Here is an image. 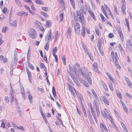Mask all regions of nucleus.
I'll use <instances>...</instances> for the list:
<instances>
[{
    "instance_id": "1",
    "label": "nucleus",
    "mask_w": 132,
    "mask_h": 132,
    "mask_svg": "<svg viewBox=\"0 0 132 132\" xmlns=\"http://www.w3.org/2000/svg\"><path fill=\"white\" fill-rule=\"evenodd\" d=\"M114 52L112 51L111 53V56L112 57L113 61L117 67L119 69H120L121 67L119 65L118 62L119 59L118 56V54L116 52H115L114 54Z\"/></svg>"
},
{
    "instance_id": "2",
    "label": "nucleus",
    "mask_w": 132,
    "mask_h": 132,
    "mask_svg": "<svg viewBox=\"0 0 132 132\" xmlns=\"http://www.w3.org/2000/svg\"><path fill=\"white\" fill-rule=\"evenodd\" d=\"M76 14L78 20L81 23V25L83 24H85V19L84 18L83 14L82 13L80 12L79 11H77L76 12Z\"/></svg>"
},
{
    "instance_id": "3",
    "label": "nucleus",
    "mask_w": 132,
    "mask_h": 132,
    "mask_svg": "<svg viewBox=\"0 0 132 132\" xmlns=\"http://www.w3.org/2000/svg\"><path fill=\"white\" fill-rule=\"evenodd\" d=\"M73 71L75 72L76 75L77 76L80 73L81 68L80 67L79 64L77 62L76 63V65H75L73 67Z\"/></svg>"
},
{
    "instance_id": "4",
    "label": "nucleus",
    "mask_w": 132,
    "mask_h": 132,
    "mask_svg": "<svg viewBox=\"0 0 132 132\" xmlns=\"http://www.w3.org/2000/svg\"><path fill=\"white\" fill-rule=\"evenodd\" d=\"M29 36L31 38L34 39L37 36V33L33 29H31L29 31Z\"/></svg>"
},
{
    "instance_id": "5",
    "label": "nucleus",
    "mask_w": 132,
    "mask_h": 132,
    "mask_svg": "<svg viewBox=\"0 0 132 132\" xmlns=\"http://www.w3.org/2000/svg\"><path fill=\"white\" fill-rule=\"evenodd\" d=\"M80 25L79 23L76 22L74 26V29L75 33L78 34L80 32Z\"/></svg>"
},
{
    "instance_id": "6",
    "label": "nucleus",
    "mask_w": 132,
    "mask_h": 132,
    "mask_svg": "<svg viewBox=\"0 0 132 132\" xmlns=\"http://www.w3.org/2000/svg\"><path fill=\"white\" fill-rule=\"evenodd\" d=\"M52 39L51 38V32L50 31L45 36V40L46 41H51Z\"/></svg>"
},
{
    "instance_id": "7",
    "label": "nucleus",
    "mask_w": 132,
    "mask_h": 132,
    "mask_svg": "<svg viewBox=\"0 0 132 132\" xmlns=\"http://www.w3.org/2000/svg\"><path fill=\"white\" fill-rule=\"evenodd\" d=\"M109 111L108 109H104V111H102L101 112V113L103 116L106 119H108V112Z\"/></svg>"
},
{
    "instance_id": "8",
    "label": "nucleus",
    "mask_w": 132,
    "mask_h": 132,
    "mask_svg": "<svg viewBox=\"0 0 132 132\" xmlns=\"http://www.w3.org/2000/svg\"><path fill=\"white\" fill-rule=\"evenodd\" d=\"M100 103L99 100L97 101L94 100L93 102V104L96 110H99V108L98 104Z\"/></svg>"
},
{
    "instance_id": "9",
    "label": "nucleus",
    "mask_w": 132,
    "mask_h": 132,
    "mask_svg": "<svg viewBox=\"0 0 132 132\" xmlns=\"http://www.w3.org/2000/svg\"><path fill=\"white\" fill-rule=\"evenodd\" d=\"M93 70L95 72H96L98 73H100L99 71L98 70V65L97 63L95 62L93 65Z\"/></svg>"
},
{
    "instance_id": "10",
    "label": "nucleus",
    "mask_w": 132,
    "mask_h": 132,
    "mask_svg": "<svg viewBox=\"0 0 132 132\" xmlns=\"http://www.w3.org/2000/svg\"><path fill=\"white\" fill-rule=\"evenodd\" d=\"M132 43L131 42L129 39L127 40L126 42V47L127 49L130 50L131 48Z\"/></svg>"
},
{
    "instance_id": "11",
    "label": "nucleus",
    "mask_w": 132,
    "mask_h": 132,
    "mask_svg": "<svg viewBox=\"0 0 132 132\" xmlns=\"http://www.w3.org/2000/svg\"><path fill=\"white\" fill-rule=\"evenodd\" d=\"M80 73H81V75L82 77H86L85 73L87 72V69L85 67H83L82 68V69H81L80 70Z\"/></svg>"
},
{
    "instance_id": "12",
    "label": "nucleus",
    "mask_w": 132,
    "mask_h": 132,
    "mask_svg": "<svg viewBox=\"0 0 132 132\" xmlns=\"http://www.w3.org/2000/svg\"><path fill=\"white\" fill-rule=\"evenodd\" d=\"M71 30V27H69L67 30L66 34L67 37L68 38H69L70 37Z\"/></svg>"
},
{
    "instance_id": "13",
    "label": "nucleus",
    "mask_w": 132,
    "mask_h": 132,
    "mask_svg": "<svg viewBox=\"0 0 132 132\" xmlns=\"http://www.w3.org/2000/svg\"><path fill=\"white\" fill-rule=\"evenodd\" d=\"M26 70L28 75L29 81H30V83H31V74L30 72L29 71V70L28 68L26 69Z\"/></svg>"
},
{
    "instance_id": "14",
    "label": "nucleus",
    "mask_w": 132,
    "mask_h": 132,
    "mask_svg": "<svg viewBox=\"0 0 132 132\" xmlns=\"http://www.w3.org/2000/svg\"><path fill=\"white\" fill-rule=\"evenodd\" d=\"M88 12L90 14L91 17L94 20H96V18L95 17L94 13L91 10H89L88 11Z\"/></svg>"
},
{
    "instance_id": "15",
    "label": "nucleus",
    "mask_w": 132,
    "mask_h": 132,
    "mask_svg": "<svg viewBox=\"0 0 132 132\" xmlns=\"http://www.w3.org/2000/svg\"><path fill=\"white\" fill-rule=\"evenodd\" d=\"M69 89L70 90L73 96L75 95V94L73 91V90H74V91H75V89L74 88L70 85H69Z\"/></svg>"
},
{
    "instance_id": "16",
    "label": "nucleus",
    "mask_w": 132,
    "mask_h": 132,
    "mask_svg": "<svg viewBox=\"0 0 132 132\" xmlns=\"http://www.w3.org/2000/svg\"><path fill=\"white\" fill-rule=\"evenodd\" d=\"M17 15L18 16H22L23 15L27 16L28 14L27 12H25L22 11L18 13H17Z\"/></svg>"
},
{
    "instance_id": "17",
    "label": "nucleus",
    "mask_w": 132,
    "mask_h": 132,
    "mask_svg": "<svg viewBox=\"0 0 132 132\" xmlns=\"http://www.w3.org/2000/svg\"><path fill=\"white\" fill-rule=\"evenodd\" d=\"M81 26L82 29V36L83 37H84L85 34V24H83L81 25Z\"/></svg>"
},
{
    "instance_id": "18",
    "label": "nucleus",
    "mask_w": 132,
    "mask_h": 132,
    "mask_svg": "<svg viewBox=\"0 0 132 132\" xmlns=\"http://www.w3.org/2000/svg\"><path fill=\"white\" fill-rule=\"evenodd\" d=\"M35 27L38 29L40 28V27L41 26V24L38 21L36 20L35 22Z\"/></svg>"
},
{
    "instance_id": "19",
    "label": "nucleus",
    "mask_w": 132,
    "mask_h": 132,
    "mask_svg": "<svg viewBox=\"0 0 132 132\" xmlns=\"http://www.w3.org/2000/svg\"><path fill=\"white\" fill-rule=\"evenodd\" d=\"M102 97L103 98V101L104 103L107 105H109V101L104 96H102Z\"/></svg>"
},
{
    "instance_id": "20",
    "label": "nucleus",
    "mask_w": 132,
    "mask_h": 132,
    "mask_svg": "<svg viewBox=\"0 0 132 132\" xmlns=\"http://www.w3.org/2000/svg\"><path fill=\"white\" fill-rule=\"evenodd\" d=\"M28 98L30 101V102L31 104L32 103V96L31 95V94L30 92H28Z\"/></svg>"
},
{
    "instance_id": "21",
    "label": "nucleus",
    "mask_w": 132,
    "mask_h": 132,
    "mask_svg": "<svg viewBox=\"0 0 132 132\" xmlns=\"http://www.w3.org/2000/svg\"><path fill=\"white\" fill-rule=\"evenodd\" d=\"M118 33L119 35L120 36L121 38V41L122 42L123 41V34L121 30H119L118 31Z\"/></svg>"
},
{
    "instance_id": "22",
    "label": "nucleus",
    "mask_w": 132,
    "mask_h": 132,
    "mask_svg": "<svg viewBox=\"0 0 132 132\" xmlns=\"http://www.w3.org/2000/svg\"><path fill=\"white\" fill-rule=\"evenodd\" d=\"M102 44L101 40L100 39L98 40V43L97 44V46L99 51H100V49L101 48Z\"/></svg>"
},
{
    "instance_id": "23",
    "label": "nucleus",
    "mask_w": 132,
    "mask_h": 132,
    "mask_svg": "<svg viewBox=\"0 0 132 132\" xmlns=\"http://www.w3.org/2000/svg\"><path fill=\"white\" fill-rule=\"evenodd\" d=\"M101 9L103 13L104 14L105 16H106V17H107L108 15L107 14L105 10L104 6H103V5L101 6Z\"/></svg>"
},
{
    "instance_id": "24",
    "label": "nucleus",
    "mask_w": 132,
    "mask_h": 132,
    "mask_svg": "<svg viewBox=\"0 0 132 132\" xmlns=\"http://www.w3.org/2000/svg\"><path fill=\"white\" fill-rule=\"evenodd\" d=\"M0 59L4 63H6L7 61V58L5 57H4L2 55L0 57Z\"/></svg>"
},
{
    "instance_id": "25",
    "label": "nucleus",
    "mask_w": 132,
    "mask_h": 132,
    "mask_svg": "<svg viewBox=\"0 0 132 132\" xmlns=\"http://www.w3.org/2000/svg\"><path fill=\"white\" fill-rule=\"evenodd\" d=\"M116 92L118 97L122 99V97L121 94L119 91L118 90H116Z\"/></svg>"
},
{
    "instance_id": "26",
    "label": "nucleus",
    "mask_w": 132,
    "mask_h": 132,
    "mask_svg": "<svg viewBox=\"0 0 132 132\" xmlns=\"http://www.w3.org/2000/svg\"><path fill=\"white\" fill-rule=\"evenodd\" d=\"M51 23L50 20H48L46 21V26L47 27L49 28L51 25Z\"/></svg>"
},
{
    "instance_id": "27",
    "label": "nucleus",
    "mask_w": 132,
    "mask_h": 132,
    "mask_svg": "<svg viewBox=\"0 0 132 132\" xmlns=\"http://www.w3.org/2000/svg\"><path fill=\"white\" fill-rule=\"evenodd\" d=\"M114 8V13L117 14V15H119V13L118 12L117 7L116 5H114L113 6Z\"/></svg>"
},
{
    "instance_id": "28",
    "label": "nucleus",
    "mask_w": 132,
    "mask_h": 132,
    "mask_svg": "<svg viewBox=\"0 0 132 132\" xmlns=\"http://www.w3.org/2000/svg\"><path fill=\"white\" fill-rule=\"evenodd\" d=\"M100 129L102 131H103L104 129L105 130H106V127L104 126V125L102 123H100Z\"/></svg>"
},
{
    "instance_id": "29",
    "label": "nucleus",
    "mask_w": 132,
    "mask_h": 132,
    "mask_svg": "<svg viewBox=\"0 0 132 132\" xmlns=\"http://www.w3.org/2000/svg\"><path fill=\"white\" fill-rule=\"evenodd\" d=\"M95 31L97 35L99 36L100 35L99 30L97 26H96L95 27Z\"/></svg>"
},
{
    "instance_id": "30",
    "label": "nucleus",
    "mask_w": 132,
    "mask_h": 132,
    "mask_svg": "<svg viewBox=\"0 0 132 132\" xmlns=\"http://www.w3.org/2000/svg\"><path fill=\"white\" fill-rule=\"evenodd\" d=\"M82 47L85 53L88 55L89 54V53L86 47V46L85 45H83Z\"/></svg>"
},
{
    "instance_id": "31",
    "label": "nucleus",
    "mask_w": 132,
    "mask_h": 132,
    "mask_svg": "<svg viewBox=\"0 0 132 132\" xmlns=\"http://www.w3.org/2000/svg\"><path fill=\"white\" fill-rule=\"evenodd\" d=\"M52 92L54 97L55 98L56 97V94L55 91V89L54 87H53L52 88Z\"/></svg>"
},
{
    "instance_id": "32",
    "label": "nucleus",
    "mask_w": 132,
    "mask_h": 132,
    "mask_svg": "<svg viewBox=\"0 0 132 132\" xmlns=\"http://www.w3.org/2000/svg\"><path fill=\"white\" fill-rule=\"evenodd\" d=\"M118 46L121 52H125L124 50L120 44H118Z\"/></svg>"
},
{
    "instance_id": "33",
    "label": "nucleus",
    "mask_w": 132,
    "mask_h": 132,
    "mask_svg": "<svg viewBox=\"0 0 132 132\" xmlns=\"http://www.w3.org/2000/svg\"><path fill=\"white\" fill-rule=\"evenodd\" d=\"M11 104H12V102L14 101V94L13 93H11Z\"/></svg>"
},
{
    "instance_id": "34",
    "label": "nucleus",
    "mask_w": 132,
    "mask_h": 132,
    "mask_svg": "<svg viewBox=\"0 0 132 132\" xmlns=\"http://www.w3.org/2000/svg\"><path fill=\"white\" fill-rule=\"evenodd\" d=\"M35 2L38 4L43 5L44 3L40 0H35Z\"/></svg>"
},
{
    "instance_id": "35",
    "label": "nucleus",
    "mask_w": 132,
    "mask_h": 132,
    "mask_svg": "<svg viewBox=\"0 0 132 132\" xmlns=\"http://www.w3.org/2000/svg\"><path fill=\"white\" fill-rule=\"evenodd\" d=\"M70 4L73 7L74 9L75 7V4L74 0H70Z\"/></svg>"
},
{
    "instance_id": "36",
    "label": "nucleus",
    "mask_w": 132,
    "mask_h": 132,
    "mask_svg": "<svg viewBox=\"0 0 132 132\" xmlns=\"http://www.w3.org/2000/svg\"><path fill=\"white\" fill-rule=\"evenodd\" d=\"M13 127H15V128H16H16H17L18 129H19L21 130L22 131H24L25 130L24 128L22 126L18 127L16 126H13Z\"/></svg>"
},
{
    "instance_id": "37",
    "label": "nucleus",
    "mask_w": 132,
    "mask_h": 132,
    "mask_svg": "<svg viewBox=\"0 0 132 132\" xmlns=\"http://www.w3.org/2000/svg\"><path fill=\"white\" fill-rule=\"evenodd\" d=\"M102 86L106 91L108 92V89L106 84L104 83H103Z\"/></svg>"
},
{
    "instance_id": "38",
    "label": "nucleus",
    "mask_w": 132,
    "mask_h": 132,
    "mask_svg": "<svg viewBox=\"0 0 132 132\" xmlns=\"http://www.w3.org/2000/svg\"><path fill=\"white\" fill-rule=\"evenodd\" d=\"M62 61L63 62V63L64 64L66 65V57H65V56H62Z\"/></svg>"
},
{
    "instance_id": "39",
    "label": "nucleus",
    "mask_w": 132,
    "mask_h": 132,
    "mask_svg": "<svg viewBox=\"0 0 132 132\" xmlns=\"http://www.w3.org/2000/svg\"><path fill=\"white\" fill-rule=\"evenodd\" d=\"M10 23V24L11 26H14L15 27H16V21L15 20L12 23H11V22Z\"/></svg>"
},
{
    "instance_id": "40",
    "label": "nucleus",
    "mask_w": 132,
    "mask_h": 132,
    "mask_svg": "<svg viewBox=\"0 0 132 132\" xmlns=\"http://www.w3.org/2000/svg\"><path fill=\"white\" fill-rule=\"evenodd\" d=\"M91 114H92V116L94 118V119L95 121H97V120L96 119V116L95 114L94 111L92 112H91Z\"/></svg>"
},
{
    "instance_id": "41",
    "label": "nucleus",
    "mask_w": 132,
    "mask_h": 132,
    "mask_svg": "<svg viewBox=\"0 0 132 132\" xmlns=\"http://www.w3.org/2000/svg\"><path fill=\"white\" fill-rule=\"evenodd\" d=\"M9 98L8 96H6L5 97L4 100L5 102L7 103H8L9 102Z\"/></svg>"
},
{
    "instance_id": "42",
    "label": "nucleus",
    "mask_w": 132,
    "mask_h": 132,
    "mask_svg": "<svg viewBox=\"0 0 132 132\" xmlns=\"http://www.w3.org/2000/svg\"><path fill=\"white\" fill-rule=\"evenodd\" d=\"M109 87L111 91H113L114 90L113 87L112 85L111 84H109Z\"/></svg>"
},
{
    "instance_id": "43",
    "label": "nucleus",
    "mask_w": 132,
    "mask_h": 132,
    "mask_svg": "<svg viewBox=\"0 0 132 132\" xmlns=\"http://www.w3.org/2000/svg\"><path fill=\"white\" fill-rule=\"evenodd\" d=\"M28 65L29 66V68L32 70L34 69V67L33 65L29 62H28Z\"/></svg>"
},
{
    "instance_id": "44",
    "label": "nucleus",
    "mask_w": 132,
    "mask_h": 132,
    "mask_svg": "<svg viewBox=\"0 0 132 132\" xmlns=\"http://www.w3.org/2000/svg\"><path fill=\"white\" fill-rule=\"evenodd\" d=\"M123 3L122 4V7H121V10H126V7L125 5V3H124V2L122 1Z\"/></svg>"
},
{
    "instance_id": "45",
    "label": "nucleus",
    "mask_w": 132,
    "mask_h": 132,
    "mask_svg": "<svg viewBox=\"0 0 132 132\" xmlns=\"http://www.w3.org/2000/svg\"><path fill=\"white\" fill-rule=\"evenodd\" d=\"M40 13L42 15L46 17H48V14L46 13L43 12H41Z\"/></svg>"
},
{
    "instance_id": "46",
    "label": "nucleus",
    "mask_w": 132,
    "mask_h": 132,
    "mask_svg": "<svg viewBox=\"0 0 132 132\" xmlns=\"http://www.w3.org/2000/svg\"><path fill=\"white\" fill-rule=\"evenodd\" d=\"M104 7L105 9L108 11H110V9L109 7L107 6V5L104 4Z\"/></svg>"
},
{
    "instance_id": "47",
    "label": "nucleus",
    "mask_w": 132,
    "mask_h": 132,
    "mask_svg": "<svg viewBox=\"0 0 132 132\" xmlns=\"http://www.w3.org/2000/svg\"><path fill=\"white\" fill-rule=\"evenodd\" d=\"M45 49L47 51H48L49 48V44L48 42H47L45 46Z\"/></svg>"
},
{
    "instance_id": "48",
    "label": "nucleus",
    "mask_w": 132,
    "mask_h": 132,
    "mask_svg": "<svg viewBox=\"0 0 132 132\" xmlns=\"http://www.w3.org/2000/svg\"><path fill=\"white\" fill-rule=\"evenodd\" d=\"M108 118L110 120L112 124L113 123H114L113 121L112 118L109 114H108Z\"/></svg>"
},
{
    "instance_id": "49",
    "label": "nucleus",
    "mask_w": 132,
    "mask_h": 132,
    "mask_svg": "<svg viewBox=\"0 0 132 132\" xmlns=\"http://www.w3.org/2000/svg\"><path fill=\"white\" fill-rule=\"evenodd\" d=\"M42 8L43 10L46 11H48L49 10L48 8L46 7H42Z\"/></svg>"
},
{
    "instance_id": "50",
    "label": "nucleus",
    "mask_w": 132,
    "mask_h": 132,
    "mask_svg": "<svg viewBox=\"0 0 132 132\" xmlns=\"http://www.w3.org/2000/svg\"><path fill=\"white\" fill-rule=\"evenodd\" d=\"M7 30V28L6 27H4L2 29V31L4 33H5Z\"/></svg>"
},
{
    "instance_id": "51",
    "label": "nucleus",
    "mask_w": 132,
    "mask_h": 132,
    "mask_svg": "<svg viewBox=\"0 0 132 132\" xmlns=\"http://www.w3.org/2000/svg\"><path fill=\"white\" fill-rule=\"evenodd\" d=\"M122 124H123V130H124L125 132H128V130H127V128L126 127V126L123 123H122Z\"/></svg>"
},
{
    "instance_id": "52",
    "label": "nucleus",
    "mask_w": 132,
    "mask_h": 132,
    "mask_svg": "<svg viewBox=\"0 0 132 132\" xmlns=\"http://www.w3.org/2000/svg\"><path fill=\"white\" fill-rule=\"evenodd\" d=\"M55 40H56V39H57V38L58 36V31H56L55 33Z\"/></svg>"
},
{
    "instance_id": "53",
    "label": "nucleus",
    "mask_w": 132,
    "mask_h": 132,
    "mask_svg": "<svg viewBox=\"0 0 132 132\" xmlns=\"http://www.w3.org/2000/svg\"><path fill=\"white\" fill-rule=\"evenodd\" d=\"M42 116L43 118V120H44L45 122L46 123L47 122V121L45 117L44 114H42Z\"/></svg>"
},
{
    "instance_id": "54",
    "label": "nucleus",
    "mask_w": 132,
    "mask_h": 132,
    "mask_svg": "<svg viewBox=\"0 0 132 132\" xmlns=\"http://www.w3.org/2000/svg\"><path fill=\"white\" fill-rule=\"evenodd\" d=\"M15 2L17 5H20L21 3L20 0H14Z\"/></svg>"
},
{
    "instance_id": "55",
    "label": "nucleus",
    "mask_w": 132,
    "mask_h": 132,
    "mask_svg": "<svg viewBox=\"0 0 132 132\" xmlns=\"http://www.w3.org/2000/svg\"><path fill=\"white\" fill-rule=\"evenodd\" d=\"M63 15L62 13H61L60 14V19L61 21L63 20Z\"/></svg>"
},
{
    "instance_id": "56",
    "label": "nucleus",
    "mask_w": 132,
    "mask_h": 132,
    "mask_svg": "<svg viewBox=\"0 0 132 132\" xmlns=\"http://www.w3.org/2000/svg\"><path fill=\"white\" fill-rule=\"evenodd\" d=\"M21 94H22V96L24 99H25V95L24 91L21 92Z\"/></svg>"
},
{
    "instance_id": "57",
    "label": "nucleus",
    "mask_w": 132,
    "mask_h": 132,
    "mask_svg": "<svg viewBox=\"0 0 132 132\" xmlns=\"http://www.w3.org/2000/svg\"><path fill=\"white\" fill-rule=\"evenodd\" d=\"M7 8L6 7H4L3 10V12L4 13H6L7 11Z\"/></svg>"
},
{
    "instance_id": "58",
    "label": "nucleus",
    "mask_w": 132,
    "mask_h": 132,
    "mask_svg": "<svg viewBox=\"0 0 132 132\" xmlns=\"http://www.w3.org/2000/svg\"><path fill=\"white\" fill-rule=\"evenodd\" d=\"M127 83L128 86L132 88V84L130 81L127 82Z\"/></svg>"
},
{
    "instance_id": "59",
    "label": "nucleus",
    "mask_w": 132,
    "mask_h": 132,
    "mask_svg": "<svg viewBox=\"0 0 132 132\" xmlns=\"http://www.w3.org/2000/svg\"><path fill=\"white\" fill-rule=\"evenodd\" d=\"M68 67L70 72H72L73 71V68H72L71 66L70 65H69Z\"/></svg>"
},
{
    "instance_id": "60",
    "label": "nucleus",
    "mask_w": 132,
    "mask_h": 132,
    "mask_svg": "<svg viewBox=\"0 0 132 132\" xmlns=\"http://www.w3.org/2000/svg\"><path fill=\"white\" fill-rule=\"evenodd\" d=\"M94 95L95 98V99L94 100H96V101H97L98 100H99L98 98V97L97 95L96 94Z\"/></svg>"
},
{
    "instance_id": "61",
    "label": "nucleus",
    "mask_w": 132,
    "mask_h": 132,
    "mask_svg": "<svg viewBox=\"0 0 132 132\" xmlns=\"http://www.w3.org/2000/svg\"><path fill=\"white\" fill-rule=\"evenodd\" d=\"M126 21L127 24V26L128 29H129V22L127 18L126 19Z\"/></svg>"
},
{
    "instance_id": "62",
    "label": "nucleus",
    "mask_w": 132,
    "mask_h": 132,
    "mask_svg": "<svg viewBox=\"0 0 132 132\" xmlns=\"http://www.w3.org/2000/svg\"><path fill=\"white\" fill-rule=\"evenodd\" d=\"M57 50V47H55L53 50L52 53H56Z\"/></svg>"
},
{
    "instance_id": "63",
    "label": "nucleus",
    "mask_w": 132,
    "mask_h": 132,
    "mask_svg": "<svg viewBox=\"0 0 132 132\" xmlns=\"http://www.w3.org/2000/svg\"><path fill=\"white\" fill-rule=\"evenodd\" d=\"M125 95L128 97H129L130 98L132 99V97L129 94L127 93H126Z\"/></svg>"
},
{
    "instance_id": "64",
    "label": "nucleus",
    "mask_w": 132,
    "mask_h": 132,
    "mask_svg": "<svg viewBox=\"0 0 132 132\" xmlns=\"http://www.w3.org/2000/svg\"><path fill=\"white\" fill-rule=\"evenodd\" d=\"M122 106L123 108V109L126 112H127V108L126 106L125 105H123Z\"/></svg>"
}]
</instances>
